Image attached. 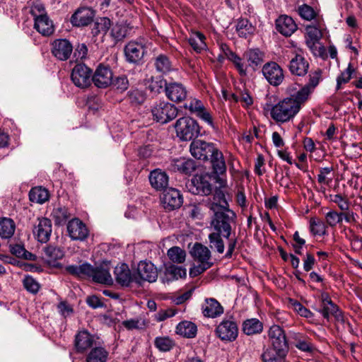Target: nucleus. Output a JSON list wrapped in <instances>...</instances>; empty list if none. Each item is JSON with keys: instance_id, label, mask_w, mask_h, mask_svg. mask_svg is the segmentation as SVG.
<instances>
[{"instance_id": "obj_49", "label": "nucleus", "mask_w": 362, "mask_h": 362, "mask_svg": "<svg viewBox=\"0 0 362 362\" xmlns=\"http://www.w3.org/2000/svg\"><path fill=\"white\" fill-rule=\"evenodd\" d=\"M169 259L175 263H182L185 260L186 252L180 247L175 246L168 250Z\"/></svg>"}, {"instance_id": "obj_56", "label": "nucleus", "mask_w": 362, "mask_h": 362, "mask_svg": "<svg viewBox=\"0 0 362 362\" xmlns=\"http://www.w3.org/2000/svg\"><path fill=\"white\" fill-rule=\"evenodd\" d=\"M156 346L162 351H168L174 346L173 341L168 337H156L155 339Z\"/></svg>"}, {"instance_id": "obj_55", "label": "nucleus", "mask_w": 362, "mask_h": 362, "mask_svg": "<svg viewBox=\"0 0 362 362\" xmlns=\"http://www.w3.org/2000/svg\"><path fill=\"white\" fill-rule=\"evenodd\" d=\"M166 81L160 76L152 77L148 86L149 90L153 93H160L161 90L168 86Z\"/></svg>"}, {"instance_id": "obj_63", "label": "nucleus", "mask_w": 362, "mask_h": 362, "mask_svg": "<svg viewBox=\"0 0 362 362\" xmlns=\"http://www.w3.org/2000/svg\"><path fill=\"white\" fill-rule=\"evenodd\" d=\"M343 214L337 213L335 211H330L325 215L327 223L330 226H335L337 223L342 221Z\"/></svg>"}, {"instance_id": "obj_14", "label": "nucleus", "mask_w": 362, "mask_h": 362, "mask_svg": "<svg viewBox=\"0 0 362 362\" xmlns=\"http://www.w3.org/2000/svg\"><path fill=\"white\" fill-rule=\"evenodd\" d=\"M73 52V46L66 39L55 40L52 45V53L59 60L65 61Z\"/></svg>"}, {"instance_id": "obj_32", "label": "nucleus", "mask_w": 362, "mask_h": 362, "mask_svg": "<svg viewBox=\"0 0 362 362\" xmlns=\"http://www.w3.org/2000/svg\"><path fill=\"white\" fill-rule=\"evenodd\" d=\"M115 276L116 281L122 286H128L132 281V276L127 264H121L115 268Z\"/></svg>"}, {"instance_id": "obj_47", "label": "nucleus", "mask_w": 362, "mask_h": 362, "mask_svg": "<svg viewBox=\"0 0 362 362\" xmlns=\"http://www.w3.org/2000/svg\"><path fill=\"white\" fill-rule=\"evenodd\" d=\"M222 233L213 231L209 235V245L211 249H215L218 253L222 254L224 252V243L221 237Z\"/></svg>"}, {"instance_id": "obj_2", "label": "nucleus", "mask_w": 362, "mask_h": 362, "mask_svg": "<svg viewBox=\"0 0 362 362\" xmlns=\"http://www.w3.org/2000/svg\"><path fill=\"white\" fill-rule=\"evenodd\" d=\"M217 197H221L220 203L215 202L210 204L209 209L214 212V216L211 221V228L214 232L222 233L224 238H228L230 232V222L235 217V213L228 209V204L224 198V194H218Z\"/></svg>"}, {"instance_id": "obj_38", "label": "nucleus", "mask_w": 362, "mask_h": 362, "mask_svg": "<svg viewBox=\"0 0 362 362\" xmlns=\"http://www.w3.org/2000/svg\"><path fill=\"white\" fill-rule=\"evenodd\" d=\"M210 157L214 172L219 175L224 174L226 171V165L222 152L216 148Z\"/></svg>"}, {"instance_id": "obj_7", "label": "nucleus", "mask_w": 362, "mask_h": 362, "mask_svg": "<svg viewBox=\"0 0 362 362\" xmlns=\"http://www.w3.org/2000/svg\"><path fill=\"white\" fill-rule=\"evenodd\" d=\"M185 109L189 110L192 114L194 115L206 123L211 128L215 129V124L214 123L210 111L205 107L204 103L201 100L197 98H192L185 103Z\"/></svg>"}, {"instance_id": "obj_53", "label": "nucleus", "mask_w": 362, "mask_h": 362, "mask_svg": "<svg viewBox=\"0 0 362 362\" xmlns=\"http://www.w3.org/2000/svg\"><path fill=\"white\" fill-rule=\"evenodd\" d=\"M128 29L124 23H116L112 26L110 35L116 40H121L127 35Z\"/></svg>"}, {"instance_id": "obj_36", "label": "nucleus", "mask_w": 362, "mask_h": 362, "mask_svg": "<svg viewBox=\"0 0 362 362\" xmlns=\"http://www.w3.org/2000/svg\"><path fill=\"white\" fill-rule=\"evenodd\" d=\"M206 37L199 31H192L188 38V42L193 49L197 52H201L206 49Z\"/></svg>"}, {"instance_id": "obj_62", "label": "nucleus", "mask_w": 362, "mask_h": 362, "mask_svg": "<svg viewBox=\"0 0 362 362\" xmlns=\"http://www.w3.org/2000/svg\"><path fill=\"white\" fill-rule=\"evenodd\" d=\"M53 217L55 219V221L58 224H61L66 221V219L69 217V214L66 208L59 207L54 209L52 212Z\"/></svg>"}, {"instance_id": "obj_50", "label": "nucleus", "mask_w": 362, "mask_h": 362, "mask_svg": "<svg viewBox=\"0 0 362 362\" xmlns=\"http://www.w3.org/2000/svg\"><path fill=\"white\" fill-rule=\"evenodd\" d=\"M288 305L301 317L305 318H312L313 317V313L296 300L289 299Z\"/></svg>"}, {"instance_id": "obj_52", "label": "nucleus", "mask_w": 362, "mask_h": 362, "mask_svg": "<svg viewBox=\"0 0 362 362\" xmlns=\"http://www.w3.org/2000/svg\"><path fill=\"white\" fill-rule=\"evenodd\" d=\"M45 254L49 262L61 259L64 257V252L59 247L49 245L45 248Z\"/></svg>"}, {"instance_id": "obj_8", "label": "nucleus", "mask_w": 362, "mask_h": 362, "mask_svg": "<svg viewBox=\"0 0 362 362\" xmlns=\"http://www.w3.org/2000/svg\"><path fill=\"white\" fill-rule=\"evenodd\" d=\"M217 337L223 341H233L238 335L237 323L232 318L223 319L216 328Z\"/></svg>"}, {"instance_id": "obj_10", "label": "nucleus", "mask_w": 362, "mask_h": 362, "mask_svg": "<svg viewBox=\"0 0 362 362\" xmlns=\"http://www.w3.org/2000/svg\"><path fill=\"white\" fill-rule=\"evenodd\" d=\"M216 148L214 144L202 140H194L190 144V153L196 159L207 160Z\"/></svg>"}, {"instance_id": "obj_27", "label": "nucleus", "mask_w": 362, "mask_h": 362, "mask_svg": "<svg viewBox=\"0 0 362 362\" xmlns=\"http://www.w3.org/2000/svg\"><path fill=\"white\" fill-rule=\"evenodd\" d=\"M88 277H91L94 281L100 284H112L113 281L107 265L95 268L92 267V272L89 273Z\"/></svg>"}, {"instance_id": "obj_3", "label": "nucleus", "mask_w": 362, "mask_h": 362, "mask_svg": "<svg viewBox=\"0 0 362 362\" xmlns=\"http://www.w3.org/2000/svg\"><path fill=\"white\" fill-rule=\"evenodd\" d=\"M323 25L318 22L317 25H308L305 27V42L308 48L315 56L324 57L325 48L320 43L322 37Z\"/></svg>"}, {"instance_id": "obj_17", "label": "nucleus", "mask_w": 362, "mask_h": 362, "mask_svg": "<svg viewBox=\"0 0 362 362\" xmlns=\"http://www.w3.org/2000/svg\"><path fill=\"white\" fill-rule=\"evenodd\" d=\"M33 234L37 240L42 243H47L50 238L52 233V223L47 218H38L33 230Z\"/></svg>"}, {"instance_id": "obj_25", "label": "nucleus", "mask_w": 362, "mask_h": 362, "mask_svg": "<svg viewBox=\"0 0 362 362\" xmlns=\"http://www.w3.org/2000/svg\"><path fill=\"white\" fill-rule=\"evenodd\" d=\"M223 306L215 298H207L202 305V313L205 317L216 318L223 313Z\"/></svg>"}, {"instance_id": "obj_45", "label": "nucleus", "mask_w": 362, "mask_h": 362, "mask_svg": "<svg viewBox=\"0 0 362 362\" xmlns=\"http://www.w3.org/2000/svg\"><path fill=\"white\" fill-rule=\"evenodd\" d=\"M66 271L78 277H86L92 272V266L89 264H83L81 265H70L66 267Z\"/></svg>"}, {"instance_id": "obj_59", "label": "nucleus", "mask_w": 362, "mask_h": 362, "mask_svg": "<svg viewBox=\"0 0 362 362\" xmlns=\"http://www.w3.org/2000/svg\"><path fill=\"white\" fill-rule=\"evenodd\" d=\"M128 97L130 103L134 105H140L146 100V94L143 90L139 89L130 91Z\"/></svg>"}, {"instance_id": "obj_39", "label": "nucleus", "mask_w": 362, "mask_h": 362, "mask_svg": "<svg viewBox=\"0 0 362 362\" xmlns=\"http://www.w3.org/2000/svg\"><path fill=\"white\" fill-rule=\"evenodd\" d=\"M262 323L256 318L248 319L243 325V330L247 335L259 334L262 332Z\"/></svg>"}, {"instance_id": "obj_28", "label": "nucleus", "mask_w": 362, "mask_h": 362, "mask_svg": "<svg viewBox=\"0 0 362 362\" xmlns=\"http://www.w3.org/2000/svg\"><path fill=\"white\" fill-rule=\"evenodd\" d=\"M308 62L305 60L304 57L300 54L291 59L289 64V69L293 74L297 76H304L308 70Z\"/></svg>"}, {"instance_id": "obj_43", "label": "nucleus", "mask_w": 362, "mask_h": 362, "mask_svg": "<svg viewBox=\"0 0 362 362\" xmlns=\"http://www.w3.org/2000/svg\"><path fill=\"white\" fill-rule=\"evenodd\" d=\"M29 197L33 202L42 204L48 200L49 192L45 188L35 187L30 191Z\"/></svg>"}, {"instance_id": "obj_35", "label": "nucleus", "mask_w": 362, "mask_h": 362, "mask_svg": "<svg viewBox=\"0 0 362 362\" xmlns=\"http://www.w3.org/2000/svg\"><path fill=\"white\" fill-rule=\"evenodd\" d=\"M197 332L196 325L187 320L180 322L176 327V333L186 338H194Z\"/></svg>"}, {"instance_id": "obj_57", "label": "nucleus", "mask_w": 362, "mask_h": 362, "mask_svg": "<svg viewBox=\"0 0 362 362\" xmlns=\"http://www.w3.org/2000/svg\"><path fill=\"white\" fill-rule=\"evenodd\" d=\"M229 61L233 62L241 76L247 75V66L243 62L242 59L238 56L235 52L230 54V57L227 58Z\"/></svg>"}, {"instance_id": "obj_20", "label": "nucleus", "mask_w": 362, "mask_h": 362, "mask_svg": "<svg viewBox=\"0 0 362 362\" xmlns=\"http://www.w3.org/2000/svg\"><path fill=\"white\" fill-rule=\"evenodd\" d=\"M309 76L310 78L308 84L303 86L298 91H296V94L305 103L308 100L310 95L320 82L321 71L317 70L310 74Z\"/></svg>"}, {"instance_id": "obj_44", "label": "nucleus", "mask_w": 362, "mask_h": 362, "mask_svg": "<svg viewBox=\"0 0 362 362\" xmlns=\"http://www.w3.org/2000/svg\"><path fill=\"white\" fill-rule=\"evenodd\" d=\"M111 28V21L108 18H100L98 19L92 28V34L97 36L102 34L104 36Z\"/></svg>"}, {"instance_id": "obj_19", "label": "nucleus", "mask_w": 362, "mask_h": 362, "mask_svg": "<svg viewBox=\"0 0 362 362\" xmlns=\"http://www.w3.org/2000/svg\"><path fill=\"white\" fill-rule=\"evenodd\" d=\"M112 73L110 69L103 65L98 66L93 76L94 84L98 88H105L112 83Z\"/></svg>"}, {"instance_id": "obj_64", "label": "nucleus", "mask_w": 362, "mask_h": 362, "mask_svg": "<svg viewBox=\"0 0 362 362\" xmlns=\"http://www.w3.org/2000/svg\"><path fill=\"white\" fill-rule=\"evenodd\" d=\"M177 310L173 308L161 309L154 315V319L158 322H162L168 318L175 316Z\"/></svg>"}, {"instance_id": "obj_1", "label": "nucleus", "mask_w": 362, "mask_h": 362, "mask_svg": "<svg viewBox=\"0 0 362 362\" xmlns=\"http://www.w3.org/2000/svg\"><path fill=\"white\" fill-rule=\"evenodd\" d=\"M296 88L291 86L287 88L288 97L279 101L275 105L272 103V97L264 105V110L269 113L270 117L276 122L285 123L292 120L299 112L302 106L305 103L296 93Z\"/></svg>"}, {"instance_id": "obj_61", "label": "nucleus", "mask_w": 362, "mask_h": 362, "mask_svg": "<svg viewBox=\"0 0 362 362\" xmlns=\"http://www.w3.org/2000/svg\"><path fill=\"white\" fill-rule=\"evenodd\" d=\"M122 324L128 330L142 329L145 326L144 321L139 318L127 320Z\"/></svg>"}, {"instance_id": "obj_51", "label": "nucleus", "mask_w": 362, "mask_h": 362, "mask_svg": "<svg viewBox=\"0 0 362 362\" xmlns=\"http://www.w3.org/2000/svg\"><path fill=\"white\" fill-rule=\"evenodd\" d=\"M311 233L315 235H323L326 233L325 223L319 218H312L310 221Z\"/></svg>"}, {"instance_id": "obj_23", "label": "nucleus", "mask_w": 362, "mask_h": 362, "mask_svg": "<svg viewBox=\"0 0 362 362\" xmlns=\"http://www.w3.org/2000/svg\"><path fill=\"white\" fill-rule=\"evenodd\" d=\"M191 192L195 194L208 195L212 191V186L206 176H195L192 180Z\"/></svg>"}, {"instance_id": "obj_12", "label": "nucleus", "mask_w": 362, "mask_h": 362, "mask_svg": "<svg viewBox=\"0 0 362 362\" xmlns=\"http://www.w3.org/2000/svg\"><path fill=\"white\" fill-rule=\"evenodd\" d=\"M95 13L90 7H79L71 16V23L76 27H84L90 24L95 17Z\"/></svg>"}, {"instance_id": "obj_13", "label": "nucleus", "mask_w": 362, "mask_h": 362, "mask_svg": "<svg viewBox=\"0 0 362 362\" xmlns=\"http://www.w3.org/2000/svg\"><path fill=\"white\" fill-rule=\"evenodd\" d=\"M161 202L165 209L172 211L181 206L182 197L177 189L170 187L164 191Z\"/></svg>"}, {"instance_id": "obj_37", "label": "nucleus", "mask_w": 362, "mask_h": 362, "mask_svg": "<svg viewBox=\"0 0 362 362\" xmlns=\"http://www.w3.org/2000/svg\"><path fill=\"white\" fill-rule=\"evenodd\" d=\"M286 353V351L269 347L262 354V357L264 362H284Z\"/></svg>"}, {"instance_id": "obj_11", "label": "nucleus", "mask_w": 362, "mask_h": 362, "mask_svg": "<svg viewBox=\"0 0 362 362\" xmlns=\"http://www.w3.org/2000/svg\"><path fill=\"white\" fill-rule=\"evenodd\" d=\"M91 70L83 64H76L71 72L73 83L79 88H84L90 83Z\"/></svg>"}, {"instance_id": "obj_29", "label": "nucleus", "mask_w": 362, "mask_h": 362, "mask_svg": "<svg viewBox=\"0 0 362 362\" xmlns=\"http://www.w3.org/2000/svg\"><path fill=\"white\" fill-rule=\"evenodd\" d=\"M94 337L86 330L80 331L76 335L75 346L76 351L83 353L93 345Z\"/></svg>"}, {"instance_id": "obj_9", "label": "nucleus", "mask_w": 362, "mask_h": 362, "mask_svg": "<svg viewBox=\"0 0 362 362\" xmlns=\"http://www.w3.org/2000/svg\"><path fill=\"white\" fill-rule=\"evenodd\" d=\"M262 71L267 81L274 86H279L284 78L283 69L274 62L266 63Z\"/></svg>"}, {"instance_id": "obj_54", "label": "nucleus", "mask_w": 362, "mask_h": 362, "mask_svg": "<svg viewBox=\"0 0 362 362\" xmlns=\"http://www.w3.org/2000/svg\"><path fill=\"white\" fill-rule=\"evenodd\" d=\"M354 71V69L351 64H349L348 67L343 71L339 76L337 78V86L336 89L338 90L341 89L342 84L348 83L351 78V75Z\"/></svg>"}, {"instance_id": "obj_15", "label": "nucleus", "mask_w": 362, "mask_h": 362, "mask_svg": "<svg viewBox=\"0 0 362 362\" xmlns=\"http://www.w3.org/2000/svg\"><path fill=\"white\" fill-rule=\"evenodd\" d=\"M145 53V45L142 42L131 41L124 47L127 60L137 63L141 60Z\"/></svg>"}, {"instance_id": "obj_22", "label": "nucleus", "mask_w": 362, "mask_h": 362, "mask_svg": "<svg viewBox=\"0 0 362 362\" xmlns=\"http://www.w3.org/2000/svg\"><path fill=\"white\" fill-rule=\"evenodd\" d=\"M137 272L141 279L150 283L155 282L158 279V271L151 262H140Z\"/></svg>"}, {"instance_id": "obj_4", "label": "nucleus", "mask_w": 362, "mask_h": 362, "mask_svg": "<svg viewBox=\"0 0 362 362\" xmlns=\"http://www.w3.org/2000/svg\"><path fill=\"white\" fill-rule=\"evenodd\" d=\"M30 13L35 20V28L40 33L44 36H49L54 33L53 23L47 16L45 6L42 4H34Z\"/></svg>"}, {"instance_id": "obj_48", "label": "nucleus", "mask_w": 362, "mask_h": 362, "mask_svg": "<svg viewBox=\"0 0 362 362\" xmlns=\"http://www.w3.org/2000/svg\"><path fill=\"white\" fill-rule=\"evenodd\" d=\"M155 66L158 72L167 74L172 70L169 59L164 54H160L155 59Z\"/></svg>"}, {"instance_id": "obj_31", "label": "nucleus", "mask_w": 362, "mask_h": 362, "mask_svg": "<svg viewBox=\"0 0 362 362\" xmlns=\"http://www.w3.org/2000/svg\"><path fill=\"white\" fill-rule=\"evenodd\" d=\"M264 53L259 49H249L244 54L247 66L255 71L264 62Z\"/></svg>"}, {"instance_id": "obj_16", "label": "nucleus", "mask_w": 362, "mask_h": 362, "mask_svg": "<svg viewBox=\"0 0 362 362\" xmlns=\"http://www.w3.org/2000/svg\"><path fill=\"white\" fill-rule=\"evenodd\" d=\"M268 334L271 344L270 348L287 351L288 346L286 335L284 330L279 326H272Z\"/></svg>"}, {"instance_id": "obj_34", "label": "nucleus", "mask_w": 362, "mask_h": 362, "mask_svg": "<svg viewBox=\"0 0 362 362\" xmlns=\"http://www.w3.org/2000/svg\"><path fill=\"white\" fill-rule=\"evenodd\" d=\"M193 258L199 263H211V252L209 248L200 243H195L191 250Z\"/></svg>"}, {"instance_id": "obj_30", "label": "nucleus", "mask_w": 362, "mask_h": 362, "mask_svg": "<svg viewBox=\"0 0 362 362\" xmlns=\"http://www.w3.org/2000/svg\"><path fill=\"white\" fill-rule=\"evenodd\" d=\"M170 169L174 172L190 174L195 170V164L191 159L180 158L172 161Z\"/></svg>"}, {"instance_id": "obj_46", "label": "nucleus", "mask_w": 362, "mask_h": 362, "mask_svg": "<svg viewBox=\"0 0 362 362\" xmlns=\"http://www.w3.org/2000/svg\"><path fill=\"white\" fill-rule=\"evenodd\" d=\"M320 313L326 319H329L330 316H334L338 320L342 319L341 312L333 302L322 305Z\"/></svg>"}, {"instance_id": "obj_6", "label": "nucleus", "mask_w": 362, "mask_h": 362, "mask_svg": "<svg viewBox=\"0 0 362 362\" xmlns=\"http://www.w3.org/2000/svg\"><path fill=\"white\" fill-rule=\"evenodd\" d=\"M153 119L161 124H165L175 119L177 115V107L166 101H158L151 107Z\"/></svg>"}, {"instance_id": "obj_60", "label": "nucleus", "mask_w": 362, "mask_h": 362, "mask_svg": "<svg viewBox=\"0 0 362 362\" xmlns=\"http://www.w3.org/2000/svg\"><path fill=\"white\" fill-rule=\"evenodd\" d=\"M23 286L28 291L32 293H37L40 288L39 283L30 276H25L23 279Z\"/></svg>"}, {"instance_id": "obj_18", "label": "nucleus", "mask_w": 362, "mask_h": 362, "mask_svg": "<svg viewBox=\"0 0 362 362\" xmlns=\"http://www.w3.org/2000/svg\"><path fill=\"white\" fill-rule=\"evenodd\" d=\"M67 231L70 238L75 240H83L88 235L87 227L78 218H74L68 223Z\"/></svg>"}, {"instance_id": "obj_58", "label": "nucleus", "mask_w": 362, "mask_h": 362, "mask_svg": "<svg viewBox=\"0 0 362 362\" xmlns=\"http://www.w3.org/2000/svg\"><path fill=\"white\" fill-rule=\"evenodd\" d=\"M298 14L302 18L306 21H311L317 16V13L314 9L307 4L299 6Z\"/></svg>"}, {"instance_id": "obj_26", "label": "nucleus", "mask_w": 362, "mask_h": 362, "mask_svg": "<svg viewBox=\"0 0 362 362\" xmlns=\"http://www.w3.org/2000/svg\"><path fill=\"white\" fill-rule=\"evenodd\" d=\"M276 30L283 35L291 36L297 29L293 18L288 16H281L276 21Z\"/></svg>"}, {"instance_id": "obj_5", "label": "nucleus", "mask_w": 362, "mask_h": 362, "mask_svg": "<svg viewBox=\"0 0 362 362\" xmlns=\"http://www.w3.org/2000/svg\"><path fill=\"white\" fill-rule=\"evenodd\" d=\"M177 136L183 141H190L199 134V127L196 120L184 117L178 119L175 124Z\"/></svg>"}, {"instance_id": "obj_24", "label": "nucleus", "mask_w": 362, "mask_h": 362, "mask_svg": "<svg viewBox=\"0 0 362 362\" xmlns=\"http://www.w3.org/2000/svg\"><path fill=\"white\" fill-rule=\"evenodd\" d=\"M149 181L153 188L156 190L165 191L168 187L169 178L167 173L159 169H156L151 172L149 175Z\"/></svg>"}, {"instance_id": "obj_42", "label": "nucleus", "mask_w": 362, "mask_h": 362, "mask_svg": "<svg viewBox=\"0 0 362 362\" xmlns=\"http://www.w3.org/2000/svg\"><path fill=\"white\" fill-rule=\"evenodd\" d=\"M16 225L14 221L8 218L0 219V236L2 238H10L14 234Z\"/></svg>"}, {"instance_id": "obj_21", "label": "nucleus", "mask_w": 362, "mask_h": 362, "mask_svg": "<svg viewBox=\"0 0 362 362\" xmlns=\"http://www.w3.org/2000/svg\"><path fill=\"white\" fill-rule=\"evenodd\" d=\"M166 96L172 101L179 103L187 97L185 87L179 83H170L165 88Z\"/></svg>"}, {"instance_id": "obj_40", "label": "nucleus", "mask_w": 362, "mask_h": 362, "mask_svg": "<svg viewBox=\"0 0 362 362\" xmlns=\"http://www.w3.org/2000/svg\"><path fill=\"white\" fill-rule=\"evenodd\" d=\"M108 352L105 348L98 346L93 348L86 356V362H106Z\"/></svg>"}, {"instance_id": "obj_41", "label": "nucleus", "mask_w": 362, "mask_h": 362, "mask_svg": "<svg viewBox=\"0 0 362 362\" xmlns=\"http://www.w3.org/2000/svg\"><path fill=\"white\" fill-rule=\"evenodd\" d=\"M236 31L240 37L247 38L254 34L255 28L247 19H240L236 25Z\"/></svg>"}, {"instance_id": "obj_33", "label": "nucleus", "mask_w": 362, "mask_h": 362, "mask_svg": "<svg viewBox=\"0 0 362 362\" xmlns=\"http://www.w3.org/2000/svg\"><path fill=\"white\" fill-rule=\"evenodd\" d=\"M187 275L186 269L182 267L170 265L165 268L164 275L161 277L163 283H168L178 279L185 278Z\"/></svg>"}]
</instances>
